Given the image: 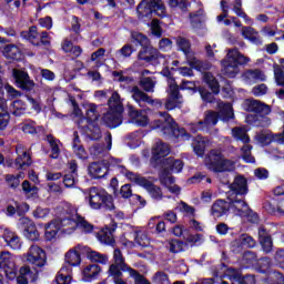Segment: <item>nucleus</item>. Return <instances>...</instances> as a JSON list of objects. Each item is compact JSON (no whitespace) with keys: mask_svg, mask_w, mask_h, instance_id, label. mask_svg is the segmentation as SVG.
Returning a JSON list of instances; mask_svg holds the SVG:
<instances>
[{"mask_svg":"<svg viewBox=\"0 0 284 284\" xmlns=\"http://www.w3.org/2000/svg\"><path fill=\"white\" fill-rule=\"evenodd\" d=\"M244 108L246 112H254L255 114H271L272 106L265 104V102H261L260 100L247 99L244 102Z\"/></svg>","mask_w":284,"mask_h":284,"instance_id":"obj_13","label":"nucleus"},{"mask_svg":"<svg viewBox=\"0 0 284 284\" xmlns=\"http://www.w3.org/2000/svg\"><path fill=\"white\" fill-rule=\"evenodd\" d=\"M13 78L16 79V83L20 90H33L34 81L30 79V75L26 71H21L19 69H13Z\"/></svg>","mask_w":284,"mask_h":284,"instance_id":"obj_14","label":"nucleus"},{"mask_svg":"<svg viewBox=\"0 0 284 284\" xmlns=\"http://www.w3.org/2000/svg\"><path fill=\"white\" fill-rule=\"evenodd\" d=\"M21 174H7L4 176V181L8 185V187H11V190H17V187L21 184Z\"/></svg>","mask_w":284,"mask_h":284,"instance_id":"obj_54","label":"nucleus"},{"mask_svg":"<svg viewBox=\"0 0 284 284\" xmlns=\"http://www.w3.org/2000/svg\"><path fill=\"white\" fill-rule=\"evenodd\" d=\"M204 83H207L209 88L214 92V94H219V81L211 72L203 73Z\"/></svg>","mask_w":284,"mask_h":284,"instance_id":"obj_46","label":"nucleus"},{"mask_svg":"<svg viewBox=\"0 0 284 284\" xmlns=\"http://www.w3.org/2000/svg\"><path fill=\"white\" fill-rule=\"evenodd\" d=\"M87 201L92 210H115L114 197L104 189L92 186L88 190Z\"/></svg>","mask_w":284,"mask_h":284,"instance_id":"obj_4","label":"nucleus"},{"mask_svg":"<svg viewBox=\"0 0 284 284\" xmlns=\"http://www.w3.org/2000/svg\"><path fill=\"white\" fill-rule=\"evenodd\" d=\"M27 263H31L36 267H43L47 263L45 261V251L37 245H31L26 255Z\"/></svg>","mask_w":284,"mask_h":284,"instance_id":"obj_9","label":"nucleus"},{"mask_svg":"<svg viewBox=\"0 0 284 284\" xmlns=\"http://www.w3.org/2000/svg\"><path fill=\"white\" fill-rule=\"evenodd\" d=\"M170 154V145L163 141H159L153 146V156L154 159H163Z\"/></svg>","mask_w":284,"mask_h":284,"instance_id":"obj_38","label":"nucleus"},{"mask_svg":"<svg viewBox=\"0 0 284 284\" xmlns=\"http://www.w3.org/2000/svg\"><path fill=\"white\" fill-rule=\"evenodd\" d=\"M140 88L144 90V92H154V88H156V78L154 77H141L139 81Z\"/></svg>","mask_w":284,"mask_h":284,"instance_id":"obj_39","label":"nucleus"},{"mask_svg":"<svg viewBox=\"0 0 284 284\" xmlns=\"http://www.w3.org/2000/svg\"><path fill=\"white\" fill-rule=\"evenodd\" d=\"M160 183L161 185H164V187L169 190L171 194H181V186L174 184V176L168 174V171H164L160 175Z\"/></svg>","mask_w":284,"mask_h":284,"instance_id":"obj_20","label":"nucleus"},{"mask_svg":"<svg viewBox=\"0 0 284 284\" xmlns=\"http://www.w3.org/2000/svg\"><path fill=\"white\" fill-rule=\"evenodd\" d=\"M135 243L141 247H148L150 245V237H148V233L143 231H139L135 233Z\"/></svg>","mask_w":284,"mask_h":284,"instance_id":"obj_58","label":"nucleus"},{"mask_svg":"<svg viewBox=\"0 0 284 284\" xmlns=\"http://www.w3.org/2000/svg\"><path fill=\"white\" fill-rule=\"evenodd\" d=\"M153 283L155 284H170V277L163 271H159L153 276Z\"/></svg>","mask_w":284,"mask_h":284,"instance_id":"obj_63","label":"nucleus"},{"mask_svg":"<svg viewBox=\"0 0 284 284\" xmlns=\"http://www.w3.org/2000/svg\"><path fill=\"white\" fill-rule=\"evenodd\" d=\"M189 19L193 30H201L205 23V11L199 9L189 14Z\"/></svg>","mask_w":284,"mask_h":284,"instance_id":"obj_27","label":"nucleus"},{"mask_svg":"<svg viewBox=\"0 0 284 284\" xmlns=\"http://www.w3.org/2000/svg\"><path fill=\"white\" fill-rule=\"evenodd\" d=\"M109 110L121 114L123 112V100L119 92L114 91L108 101Z\"/></svg>","mask_w":284,"mask_h":284,"instance_id":"obj_33","label":"nucleus"},{"mask_svg":"<svg viewBox=\"0 0 284 284\" xmlns=\"http://www.w3.org/2000/svg\"><path fill=\"white\" fill-rule=\"evenodd\" d=\"M83 246L77 245L74 248L69 250L64 255V263L71 265V267H77V265H81V253Z\"/></svg>","mask_w":284,"mask_h":284,"instance_id":"obj_23","label":"nucleus"},{"mask_svg":"<svg viewBox=\"0 0 284 284\" xmlns=\"http://www.w3.org/2000/svg\"><path fill=\"white\" fill-rule=\"evenodd\" d=\"M131 94L132 99H134L136 103H148V105H154V100L152 97H149L148 93L136 85L131 89Z\"/></svg>","mask_w":284,"mask_h":284,"instance_id":"obj_29","label":"nucleus"},{"mask_svg":"<svg viewBox=\"0 0 284 284\" xmlns=\"http://www.w3.org/2000/svg\"><path fill=\"white\" fill-rule=\"evenodd\" d=\"M22 192L27 199H32L39 194V189L36 185L30 184V181L24 180L22 182Z\"/></svg>","mask_w":284,"mask_h":284,"instance_id":"obj_47","label":"nucleus"},{"mask_svg":"<svg viewBox=\"0 0 284 284\" xmlns=\"http://www.w3.org/2000/svg\"><path fill=\"white\" fill-rule=\"evenodd\" d=\"M109 274L112 276L114 284H128V282L123 280V273L121 270H116L114 266H110Z\"/></svg>","mask_w":284,"mask_h":284,"instance_id":"obj_55","label":"nucleus"},{"mask_svg":"<svg viewBox=\"0 0 284 284\" xmlns=\"http://www.w3.org/2000/svg\"><path fill=\"white\" fill-rule=\"evenodd\" d=\"M242 152V159H244V161L246 163H254V156H252V145L250 144H244L241 149Z\"/></svg>","mask_w":284,"mask_h":284,"instance_id":"obj_60","label":"nucleus"},{"mask_svg":"<svg viewBox=\"0 0 284 284\" xmlns=\"http://www.w3.org/2000/svg\"><path fill=\"white\" fill-rule=\"evenodd\" d=\"M129 274L134 278V284H152L148 278H145V276L141 275V273L134 268H129Z\"/></svg>","mask_w":284,"mask_h":284,"instance_id":"obj_59","label":"nucleus"},{"mask_svg":"<svg viewBox=\"0 0 284 284\" xmlns=\"http://www.w3.org/2000/svg\"><path fill=\"white\" fill-rule=\"evenodd\" d=\"M273 72H274V79L276 85H280V88H284V71L283 68L278 64L273 65Z\"/></svg>","mask_w":284,"mask_h":284,"instance_id":"obj_56","label":"nucleus"},{"mask_svg":"<svg viewBox=\"0 0 284 284\" xmlns=\"http://www.w3.org/2000/svg\"><path fill=\"white\" fill-rule=\"evenodd\" d=\"M63 225H69V230H82V232H85V234H90L92 230H94V226L85 220V217H82L81 215H77L75 220H72L70 217L63 220Z\"/></svg>","mask_w":284,"mask_h":284,"instance_id":"obj_12","label":"nucleus"},{"mask_svg":"<svg viewBox=\"0 0 284 284\" xmlns=\"http://www.w3.org/2000/svg\"><path fill=\"white\" fill-rule=\"evenodd\" d=\"M132 39L140 43L142 49L138 53L139 61H145V63H151V65H159L163 55L159 52V49L151 47L150 39L145 34L139 32L131 33Z\"/></svg>","mask_w":284,"mask_h":284,"instance_id":"obj_3","label":"nucleus"},{"mask_svg":"<svg viewBox=\"0 0 284 284\" xmlns=\"http://www.w3.org/2000/svg\"><path fill=\"white\" fill-rule=\"evenodd\" d=\"M217 108L220 112L209 110L204 113L203 121L191 123L190 128L192 132H199V130H210V128H214V125L219 123V115L223 118V121H230V119H234V109H232V104L219 102Z\"/></svg>","mask_w":284,"mask_h":284,"instance_id":"obj_1","label":"nucleus"},{"mask_svg":"<svg viewBox=\"0 0 284 284\" xmlns=\"http://www.w3.org/2000/svg\"><path fill=\"white\" fill-rule=\"evenodd\" d=\"M108 174V165L103 162H92L89 165V175L91 179H103Z\"/></svg>","mask_w":284,"mask_h":284,"instance_id":"obj_25","label":"nucleus"},{"mask_svg":"<svg viewBox=\"0 0 284 284\" xmlns=\"http://www.w3.org/2000/svg\"><path fill=\"white\" fill-rule=\"evenodd\" d=\"M3 239L12 250H19L21 247V240H19V235L8 229L3 231Z\"/></svg>","mask_w":284,"mask_h":284,"instance_id":"obj_34","label":"nucleus"},{"mask_svg":"<svg viewBox=\"0 0 284 284\" xmlns=\"http://www.w3.org/2000/svg\"><path fill=\"white\" fill-rule=\"evenodd\" d=\"M136 12L140 19H143L144 17H150V14H152L150 2L148 0H142L136 8Z\"/></svg>","mask_w":284,"mask_h":284,"instance_id":"obj_51","label":"nucleus"},{"mask_svg":"<svg viewBox=\"0 0 284 284\" xmlns=\"http://www.w3.org/2000/svg\"><path fill=\"white\" fill-rule=\"evenodd\" d=\"M230 195L233 196H245L250 189L247 187V179L243 175H237L234 178L233 182L229 185Z\"/></svg>","mask_w":284,"mask_h":284,"instance_id":"obj_11","label":"nucleus"},{"mask_svg":"<svg viewBox=\"0 0 284 284\" xmlns=\"http://www.w3.org/2000/svg\"><path fill=\"white\" fill-rule=\"evenodd\" d=\"M205 164L211 172H232L234 162L225 159L220 150H212L205 159Z\"/></svg>","mask_w":284,"mask_h":284,"instance_id":"obj_6","label":"nucleus"},{"mask_svg":"<svg viewBox=\"0 0 284 284\" xmlns=\"http://www.w3.org/2000/svg\"><path fill=\"white\" fill-rule=\"evenodd\" d=\"M258 241L265 254L272 253V250H274V242L272 241V235H270L267 229L264 226L258 229Z\"/></svg>","mask_w":284,"mask_h":284,"instance_id":"obj_18","label":"nucleus"},{"mask_svg":"<svg viewBox=\"0 0 284 284\" xmlns=\"http://www.w3.org/2000/svg\"><path fill=\"white\" fill-rule=\"evenodd\" d=\"M128 112L129 116L136 123V125L145 128V125L150 123V119H148V114H145V112L138 111L132 105H128Z\"/></svg>","mask_w":284,"mask_h":284,"instance_id":"obj_22","label":"nucleus"},{"mask_svg":"<svg viewBox=\"0 0 284 284\" xmlns=\"http://www.w3.org/2000/svg\"><path fill=\"white\" fill-rule=\"evenodd\" d=\"M70 227V225H63V221H59V220H53L51 221L49 224H47L45 226V240L47 241H52V239L57 237V234H59V230H61V227Z\"/></svg>","mask_w":284,"mask_h":284,"instance_id":"obj_24","label":"nucleus"},{"mask_svg":"<svg viewBox=\"0 0 284 284\" xmlns=\"http://www.w3.org/2000/svg\"><path fill=\"white\" fill-rule=\"evenodd\" d=\"M16 152L18 154V158L14 162L17 170H28V168L32 165V158L30 156V154H28V152L21 144H18L16 146Z\"/></svg>","mask_w":284,"mask_h":284,"instance_id":"obj_15","label":"nucleus"},{"mask_svg":"<svg viewBox=\"0 0 284 284\" xmlns=\"http://www.w3.org/2000/svg\"><path fill=\"white\" fill-rule=\"evenodd\" d=\"M113 261L114 263L110 265V267H114L115 270H120L122 272H129L132 270L126 263L125 257H123V253L119 248H114L113 251Z\"/></svg>","mask_w":284,"mask_h":284,"instance_id":"obj_26","label":"nucleus"},{"mask_svg":"<svg viewBox=\"0 0 284 284\" xmlns=\"http://www.w3.org/2000/svg\"><path fill=\"white\" fill-rule=\"evenodd\" d=\"M241 271L235 268H229L225 271L223 278H229L231 284H243L241 283Z\"/></svg>","mask_w":284,"mask_h":284,"instance_id":"obj_48","label":"nucleus"},{"mask_svg":"<svg viewBox=\"0 0 284 284\" xmlns=\"http://www.w3.org/2000/svg\"><path fill=\"white\" fill-rule=\"evenodd\" d=\"M47 141L51 148V159H59L61 154V149L59 148V140L54 139L52 135H47Z\"/></svg>","mask_w":284,"mask_h":284,"instance_id":"obj_50","label":"nucleus"},{"mask_svg":"<svg viewBox=\"0 0 284 284\" xmlns=\"http://www.w3.org/2000/svg\"><path fill=\"white\" fill-rule=\"evenodd\" d=\"M0 270L4 271L10 281L17 278V263H14V257L8 251L0 252Z\"/></svg>","mask_w":284,"mask_h":284,"instance_id":"obj_8","label":"nucleus"},{"mask_svg":"<svg viewBox=\"0 0 284 284\" xmlns=\"http://www.w3.org/2000/svg\"><path fill=\"white\" fill-rule=\"evenodd\" d=\"M231 210L234 214L237 216H247L250 214V205H247V202L243 199H237L236 196L229 197Z\"/></svg>","mask_w":284,"mask_h":284,"instance_id":"obj_16","label":"nucleus"},{"mask_svg":"<svg viewBox=\"0 0 284 284\" xmlns=\"http://www.w3.org/2000/svg\"><path fill=\"white\" fill-rule=\"evenodd\" d=\"M101 274V266L97 264H90L83 270V278L84 281H92L97 278Z\"/></svg>","mask_w":284,"mask_h":284,"instance_id":"obj_41","label":"nucleus"},{"mask_svg":"<svg viewBox=\"0 0 284 284\" xmlns=\"http://www.w3.org/2000/svg\"><path fill=\"white\" fill-rule=\"evenodd\" d=\"M242 37L251 41V43H256V44L261 43V37L258 36V31H256L252 27H243Z\"/></svg>","mask_w":284,"mask_h":284,"instance_id":"obj_40","label":"nucleus"},{"mask_svg":"<svg viewBox=\"0 0 284 284\" xmlns=\"http://www.w3.org/2000/svg\"><path fill=\"white\" fill-rule=\"evenodd\" d=\"M10 114L8 113V103L3 95H0V130L8 126Z\"/></svg>","mask_w":284,"mask_h":284,"instance_id":"obj_32","label":"nucleus"},{"mask_svg":"<svg viewBox=\"0 0 284 284\" xmlns=\"http://www.w3.org/2000/svg\"><path fill=\"white\" fill-rule=\"evenodd\" d=\"M234 244L237 245V247H255L256 241H254L253 236L242 234L237 240L234 241Z\"/></svg>","mask_w":284,"mask_h":284,"instance_id":"obj_44","label":"nucleus"},{"mask_svg":"<svg viewBox=\"0 0 284 284\" xmlns=\"http://www.w3.org/2000/svg\"><path fill=\"white\" fill-rule=\"evenodd\" d=\"M268 280L271 284H284V275L281 272H271Z\"/></svg>","mask_w":284,"mask_h":284,"instance_id":"obj_64","label":"nucleus"},{"mask_svg":"<svg viewBox=\"0 0 284 284\" xmlns=\"http://www.w3.org/2000/svg\"><path fill=\"white\" fill-rule=\"evenodd\" d=\"M101 116V111H99V106L97 104L91 103L87 106V119L94 123V121H99Z\"/></svg>","mask_w":284,"mask_h":284,"instance_id":"obj_49","label":"nucleus"},{"mask_svg":"<svg viewBox=\"0 0 284 284\" xmlns=\"http://www.w3.org/2000/svg\"><path fill=\"white\" fill-rule=\"evenodd\" d=\"M149 6L151 8V13L155 12L158 17H165V4L162 0H150Z\"/></svg>","mask_w":284,"mask_h":284,"instance_id":"obj_45","label":"nucleus"},{"mask_svg":"<svg viewBox=\"0 0 284 284\" xmlns=\"http://www.w3.org/2000/svg\"><path fill=\"white\" fill-rule=\"evenodd\" d=\"M246 123L255 128H270V125H272V119L267 118L265 114H250L246 116Z\"/></svg>","mask_w":284,"mask_h":284,"instance_id":"obj_21","label":"nucleus"},{"mask_svg":"<svg viewBox=\"0 0 284 284\" xmlns=\"http://www.w3.org/2000/svg\"><path fill=\"white\" fill-rule=\"evenodd\" d=\"M20 34L22 39H27L32 45H41L40 34L37 27H31L28 31H22Z\"/></svg>","mask_w":284,"mask_h":284,"instance_id":"obj_35","label":"nucleus"},{"mask_svg":"<svg viewBox=\"0 0 284 284\" xmlns=\"http://www.w3.org/2000/svg\"><path fill=\"white\" fill-rule=\"evenodd\" d=\"M232 136L235 141H242V143H250V135H247V131L245 128L235 126L232 129Z\"/></svg>","mask_w":284,"mask_h":284,"instance_id":"obj_42","label":"nucleus"},{"mask_svg":"<svg viewBox=\"0 0 284 284\" xmlns=\"http://www.w3.org/2000/svg\"><path fill=\"white\" fill-rule=\"evenodd\" d=\"M101 122L104 123L106 128H119V125L123 123V118L121 113L109 109V111L102 115Z\"/></svg>","mask_w":284,"mask_h":284,"instance_id":"obj_17","label":"nucleus"},{"mask_svg":"<svg viewBox=\"0 0 284 284\" xmlns=\"http://www.w3.org/2000/svg\"><path fill=\"white\" fill-rule=\"evenodd\" d=\"M164 172H175L179 173L183 170V161L176 160L174 158H166L163 160Z\"/></svg>","mask_w":284,"mask_h":284,"instance_id":"obj_31","label":"nucleus"},{"mask_svg":"<svg viewBox=\"0 0 284 284\" xmlns=\"http://www.w3.org/2000/svg\"><path fill=\"white\" fill-rule=\"evenodd\" d=\"M88 258H90V261H93L94 263H102V265H105V263H108V256L95 251L89 252Z\"/></svg>","mask_w":284,"mask_h":284,"instance_id":"obj_61","label":"nucleus"},{"mask_svg":"<svg viewBox=\"0 0 284 284\" xmlns=\"http://www.w3.org/2000/svg\"><path fill=\"white\" fill-rule=\"evenodd\" d=\"M176 45L186 54V57H190L192 54V44L190 43V40L183 38V37H178L176 38Z\"/></svg>","mask_w":284,"mask_h":284,"instance_id":"obj_53","label":"nucleus"},{"mask_svg":"<svg viewBox=\"0 0 284 284\" xmlns=\"http://www.w3.org/2000/svg\"><path fill=\"white\" fill-rule=\"evenodd\" d=\"M63 272H68V268L62 267L60 270L55 280L53 281V284H70V282L72 281V276H70V274H64Z\"/></svg>","mask_w":284,"mask_h":284,"instance_id":"obj_57","label":"nucleus"},{"mask_svg":"<svg viewBox=\"0 0 284 284\" xmlns=\"http://www.w3.org/2000/svg\"><path fill=\"white\" fill-rule=\"evenodd\" d=\"M84 134L91 141H99L101 139V128L97 122H89L84 128Z\"/></svg>","mask_w":284,"mask_h":284,"instance_id":"obj_30","label":"nucleus"},{"mask_svg":"<svg viewBox=\"0 0 284 284\" xmlns=\"http://www.w3.org/2000/svg\"><path fill=\"white\" fill-rule=\"evenodd\" d=\"M250 63V58L239 52V49H229L226 58L222 60V74L227 79H234L239 74V65Z\"/></svg>","mask_w":284,"mask_h":284,"instance_id":"obj_5","label":"nucleus"},{"mask_svg":"<svg viewBox=\"0 0 284 284\" xmlns=\"http://www.w3.org/2000/svg\"><path fill=\"white\" fill-rule=\"evenodd\" d=\"M12 114L14 116H21V114H26V104L21 100H16L12 103Z\"/></svg>","mask_w":284,"mask_h":284,"instance_id":"obj_62","label":"nucleus"},{"mask_svg":"<svg viewBox=\"0 0 284 284\" xmlns=\"http://www.w3.org/2000/svg\"><path fill=\"white\" fill-rule=\"evenodd\" d=\"M120 194L122 199H130V196H133L135 201H139L142 205H145V200L141 195L132 194V186L130 184H124L121 186Z\"/></svg>","mask_w":284,"mask_h":284,"instance_id":"obj_43","label":"nucleus"},{"mask_svg":"<svg viewBox=\"0 0 284 284\" xmlns=\"http://www.w3.org/2000/svg\"><path fill=\"white\" fill-rule=\"evenodd\" d=\"M22 223H28L24 229V235L27 239H29V241H39V231L37 230L34 223L28 219H22Z\"/></svg>","mask_w":284,"mask_h":284,"instance_id":"obj_37","label":"nucleus"},{"mask_svg":"<svg viewBox=\"0 0 284 284\" xmlns=\"http://www.w3.org/2000/svg\"><path fill=\"white\" fill-rule=\"evenodd\" d=\"M244 79L251 82L265 81V74L261 70H248L244 73Z\"/></svg>","mask_w":284,"mask_h":284,"instance_id":"obj_52","label":"nucleus"},{"mask_svg":"<svg viewBox=\"0 0 284 284\" xmlns=\"http://www.w3.org/2000/svg\"><path fill=\"white\" fill-rule=\"evenodd\" d=\"M114 229L104 227L98 233V239L105 245H114Z\"/></svg>","mask_w":284,"mask_h":284,"instance_id":"obj_36","label":"nucleus"},{"mask_svg":"<svg viewBox=\"0 0 284 284\" xmlns=\"http://www.w3.org/2000/svg\"><path fill=\"white\" fill-rule=\"evenodd\" d=\"M38 276H39V270L34 268V271H32L30 266H22L19 271L17 283L28 284L29 281H31V283H34V280Z\"/></svg>","mask_w":284,"mask_h":284,"instance_id":"obj_19","label":"nucleus"},{"mask_svg":"<svg viewBox=\"0 0 284 284\" xmlns=\"http://www.w3.org/2000/svg\"><path fill=\"white\" fill-rule=\"evenodd\" d=\"M126 179H129V181H132V183H135L136 185L144 187V190H146V192L150 194L151 197L154 199V201L163 200V190H161V186L155 185L154 183H152V181L148 180L146 178H143L139 173L129 171L126 172Z\"/></svg>","mask_w":284,"mask_h":284,"instance_id":"obj_7","label":"nucleus"},{"mask_svg":"<svg viewBox=\"0 0 284 284\" xmlns=\"http://www.w3.org/2000/svg\"><path fill=\"white\" fill-rule=\"evenodd\" d=\"M156 116H160L161 119L155 120L152 123V128L160 130L164 136H174L175 139L190 136L185 129L179 128L176 122H174V119H172V115L168 112H158Z\"/></svg>","mask_w":284,"mask_h":284,"instance_id":"obj_2","label":"nucleus"},{"mask_svg":"<svg viewBox=\"0 0 284 284\" xmlns=\"http://www.w3.org/2000/svg\"><path fill=\"white\" fill-rule=\"evenodd\" d=\"M169 83V98L165 102L166 110H174L181 103V93H179V84L174 78L168 79Z\"/></svg>","mask_w":284,"mask_h":284,"instance_id":"obj_10","label":"nucleus"},{"mask_svg":"<svg viewBox=\"0 0 284 284\" xmlns=\"http://www.w3.org/2000/svg\"><path fill=\"white\" fill-rule=\"evenodd\" d=\"M231 210V204L230 202H226L225 200H217L211 209V212L213 216L216 219H221V216L227 214Z\"/></svg>","mask_w":284,"mask_h":284,"instance_id":"obj_28","label":"nucleus"}]
</instances>
